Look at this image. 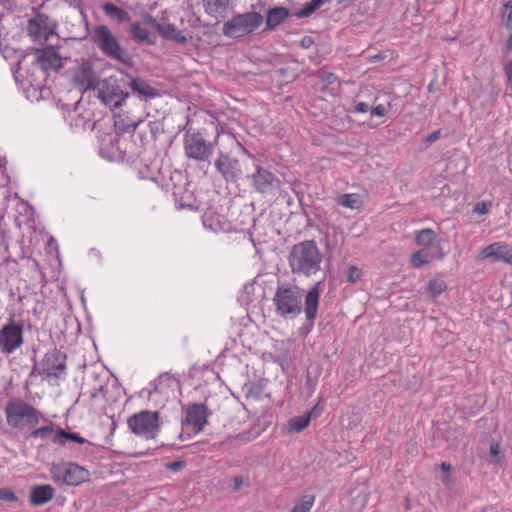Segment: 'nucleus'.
I'll return each instance as SVG.
<instances>
[{"label": "nucleus", "instance_id": "0eeeda50", "mask_svg": "<svg viewBox=\"0 0 512 512\" xmlns=\"http://www.w3.org/2000/svg\"><path fill=\"white\" fill-rule=\"evenodd\" d=\"M7 424L12 428L34 427L39 423L40 412L21 400L9 401L5 407Z\"/></svg>", "mask_w": 512, "mask_h": 512}, {"label": "nucleus", "instance_id": "de8ad7c7", "mask_svg": "<svg viewBox=\"0 0 512 512\" xmlns=\"http://www.w3.org/2000/svg\"><path fill=\"white\" fill-rule=\"evenodd\" d=\"M233 482H234L233 483V489L235 491H238L241 488V486H242V484L244 482V479H243L242 476H235Z\"/></svg>", "mask_w": 512, "mask_h": 512}, {"label": "nucleus", "instance_id": "20e7f679", "mask_svg": "<svg viewBox=\"0 0 512 512\" xmlns=\"http://www.w3.org/2000/svg\"><path fill=\"white\" fill-rule=\"evenodd\" d=\"M263 21L264 18L259 12L239 13L224 22L222 33L228 38H242L254 33L262 25Z\"/></svg>", "mask_w": 512, "mask_h": 512}, {"label": "nucleus", "instance_id": "603ef678", "mask_svg": "<svg viewBox=\"0 0 512 512\" xmlns=\"http://www.w3.org/2000/svg\"><path fill=\"white\" fill-rule=\"evenodd\" d=\"M443 482L446 484V485H449L450 483V477L449 475H447L446 477L443 478Z\"/></svg>", "mask_w": 512, "mask_h": 512}, {"label": "nucleus", "instance_id": "9d476101", "mask_svg": "<svg viewBox=\"0 0 512 512\" xmlns=\"http://www.w3.org/2000/svg\"><path fill=\"white\" fill-rule=\"evenodd\" d=\"M23 322L13 318L0 329V348L5 354L16 351L24 342Z\"/></svg>", "mask_w": 512, "mask_h": 512}, {"label": "nucleus", "instance_id": "864d4df0", "mask_svg": "<svg viewBox=\"0 0 512 512\" xmlns=\"http://www.w3.org/2000/svg\"><path fill=\"white\" fill-rule=\"evenodd\" d=\"M0 2H2V0H0Z\"/></svg>", "mask_w": 512, "mask_h": 512}, {"label": "nucleus", "instance_id": "8fccbe9b", "mask_svg": "<svg viewBox=\"0 0 512 512\" xmlns=\"http://www.w3.org/2000/svg\"><path fill=\"white\" fill-rule=\"evenodd\" d=\"M441 469L445 472V473H449L450 472V469H451V466L450 464L446 463V462H442L441 463Z\"/></svg>", "mask_w": 512, "mask_h": 512}, {"label": "nucleus", "instance_id": "ea45409f", "mask_svg": "<svg viewBox=\"0 0 512 512\" xmlns=\"http://www.w3.org/2000/svg\"><path fill=\"white\" fill-rule=\"evenodd\" d=\"M489 453H490V456H491V462L492 463H499L500 462V458H499L500 445L498 443H492L490 445Z\"/></svg>", "mask_w": 512, "mask_h": 512}, {"label": "nucleus", "instance_id": "a19ab883", "mask_svg": "<svg viewBox=\"0 0 512 512\" xmlns=\"http://www.w3.org/2000/svg\"><path fill=\"white\" fill-rule=\"evenodd\" d=\"M490 207V203L481 201L477 202L473 208V212L478 215H485L488 213Z\"/></svg>", "mask_w": 512, "mask_h": 512}, {"label": "nucleus", "instance_id": "4c0bfd02", "mask_svg": "<svg viewBox=\"0 0 512 512\" xmlns=\"http://www.w3.org/2000/svg\"><path fill=\"white\" fill-rule=\"evenodd\" d=\"M319 79L321 80V82L328 85L334 84L338 80L337 76L334 73L328 71L320 72Z\"/></svg>", "mask_w": 512, "mask_h": 512}, {"label": "nucleus", "instance_id": "4be33fe9", "mask_svg": "<svg viewBox=\"0 0 512 512\" xmlns=\"http://www.w3.org/2000/svg\"><path fill=\"white\" fill-rule=\"evenodd\" d=\"M104 14L117 24L125 23L131 20L129 12L113 3L106 2L102 5Z\"/></svg>", "mask_w": 512, "mask_h": 512}, {"label": "nucleus", "instance_id": "412c9836", "mask_svg": "<svg viewBox=\"0 0 512 512\" xmlns=\"http://www.w3.org/2000/svg\"><path fill=\"white\" fill-rule=\"evenodd\" d=\"M128 33L131 38L139 44L155 45L156 36L145 28L140 22H132L129 25Z\"/></svg>", "mask_w": 512, "mask_h": 512}, {"label": "nucleus", "instance_id": "c85d7f7f", "mask_svg": "<svg viewBox=\"0 0 512 512\" xmlns=\"http://www.w3.org/2000/svg\"><path fill=\"white\" fill-rule=\"evenodd\" d=\"M310 423L309 415H302L291 418L287 423V430L289 432H301Z\"/></svg>", "mask_w": 512, "mask_h": 512}, {"label": "nucleus", "instance_id": "f03ea898", "mask_svg": "<svg viewBox=\"0 0 512 512\" xmlns=\"http://www.w3.org/2000/svg\"><path fill=\"white\" fill-rule=\"evenodd\" d=\"M323 255L314 240H304L293 245L288 255L292 274L311 277L321 270Z\"/></svg>", "mask_w": 512, "mask_h": 512}, {"label": "nucleus", "instance_id": "f3484780", "mask_svg": "<svg viewBox=\"0 0 512 512\" xmlns=\"http://www.w3.org/2000/svg\"><path fill=\"white\" fill-rule=\"evenodd\" d=\"M35 55L34 63L45 73L58 71L63 67L62 57L54 47L36 49Z\"/></svg>", "mask_w": 512, "mask_h": 512}, {"label": "nucleus", "instance_id": "5701e85b", "mask_svg": "<svg viewBox=\"0 0 512 512\" xmlns=\"http://www.w3.org/2000/svg\"><path fill=\"white\" fill-rule=\"evenodd\" d=\"M290 15L285 7H274L268 10L266 16V30H274L278 25L283 23Z\"/></svg>", "mask_w": 512, "mask_h": 512}, {"label": "nucleus", "instance_id": "2eb2a0df", "mask_svg": "<svg viewBox=\"0 0 512 512\" xmlns=\"http://www.w3.org/2000/svg\"><path fill=\"white\" fill-rule=\"evenodd\" d=\"M144 22L154 28L158 34L165 40L185 45L188 42L187 37L172 23H160L152 15L144 16Z\"/></svg>", "mask_w": 512, "mask_h": 512}, {"label": "nucleus", "instance_id": "ddd939ff", "mask_svg": "<svg viewBox=\"0 0 512 512\" xmlns=\"http://www.w3.org/2000/svg\"><path fill=\"white\" fill-rule=\"evenodd\" d=\"M214 166L226 182L236 183L242 176L239 160L230 157L228 153L223 151L218 152Z\"/></svg>", "mask_w": 512, "mask_h": 512}, {"label": "nucleus", "instance_id": "7ed1b4c3", "mask_svg": "<svg viewBox=\"0 0 512 512\" xmlns=\"http://www.w3.org/2000/svg\"><path fill=\"white\" fill-rule=\"evenodd\" d=\"M93 43L108 58L131 65V58L107 25H97L91 35Z\"/></svg>", "mask_w": 512, "mask_h": 512}, {"label": "nucleus", "instance_id": "aec40b11", "mask_svg": "<svg viewBox=\"0 0 512 512\" xmlns=\"http://www.w3.org/2000/svg\"><path fill=\"white\" fill-rule=\"evenodd\" d=\"M127 85L141 100L147 101L160 96L159 90L143 78L129 76Z\"/></svg>", "mask_w": 512, "mask_h": 512}, {"label": "nucleus", "instance_id": "dca6fc26", "mask_svg": "<svg viewBox=\"0 0 512 512\" xmlns=\"http://www.w3.org/2000/svg\"><path fill=\"white\" fill-rule=\"evenodd\" d=\"M42 370L39 374H44L47 377H58L59 372H63L66 368V355L54 348L48 351L40 363Z\"/></svg>", "mask_w": 512, "mask_h": 512}, {"label": "nucleus", "instance_id": "bb28decb", "mask_svg": "<svg viewBox=\"0 0 512 512\" xmlns=\"http://www.w3.org/2000/svg\"><path fill=\"white\" fill-rule=\"evenodd\" d=\"M205 13L216 17L222 10H226L229 0H203Z\"/></svg>", "mask_w": 512, "mask_h": 512}, {"label": "nucleus", "instance_id": "2f4dec72", "mask_svg": "<svg viewBox=\"0 0 512 512\" xmlns=\"http://www.w3.org/2000/svg\"><path fill=\"white\" fill-rule=\"evenodd\" d=\"M315 498L313 495H304L295 503L290 512H309L314 504Z\"/></svg>", "mask_w": 512, "mask_h": 512}, {"label": "nucleus", "instance_id": "39448f33", "mask_svg": "<svg viewBox=\"0 0 512 512\" xmlns=\"http://www.w3.org/2000/svg\"><path fill=\"white\" fill-rule=\"evenodd\" d=\"M217 139L218 135L214 141H207L201 131L187 130L183 136L186 157L199 162H209L214 153Z\"/></svg>", "mask_w": 512, "mask_h": 512}, {"label": "nucleus", "instance_id": "a18cd8bd", "mask_svg": "<svg viewBox=\"0 0 512 512\" xmlns=\"http://www.w3.org/2000/svg\"><path fill=\"white\" fill-rule=\"evenodd\" d=\"M369 105L365 102H358L355 107L354 111L356 113H366L369 110Z\"/></svg>", "mask_w": 512, "mask_h": 512}, {"label": "nucleus", "instance_id": "b1692460", "mask_svg": "<svg viewBox=\"0 0 512 512\" xmlns=\"http://www.w3.org/2000/svg\"><path fill=\"white\" fill-rule=\"evenodd\" d=\"M55 489L51 485H39L30 493V502L34 505H43L54 496Z\"/></svg>", "mask_w": 512, "mask_h": 512}, {"label": "nucleus", "instance_id": "a878e982", "mask_svg": "<svg viewBox=\"0 0 512 512\" xmlns=\"http://www.w3.org/2000/svg\"><path fill=\"white\" fill-rule=\"evenodd\" d=\"M337 204L350 209H359L363 205V201L359 194L346 193L339 195L336 199Z\"/></svg>", "mask_w": 512, "mask_h": 512}, {"label": "nucleus", "instance_id": "473e14b6", "mask_svg": "<svg viewBox=\"0 0 512 512\" xmlns=\"http://www.w3.org/2000/svg\"><path fill=\"white\" fill-rule=\"evenodd\" d=\"M61 438H65L67 440H72L79 444H84V443L88 442L79 433L66 432L63 429H60L59 431H57V433L54 437V442H60Z\"/></svg>", "mask_w": 512, "mask_h": 512}, {"label": "nucleus", "instance_id": "f8f14e48", "mask_svg": "<svg viewBox=\"0 0 512 512\" xmlns=\"http://www.w3.org/2000/svg\"><path fill=\"white\" fill-rule=\"evenodd\" d=\"M184 417L182 418V426L192 427L195 434L203 431L207 424V419L211 412L203 403H191L182 406Z\"/></svg>", "mask_w": 512, "mask_h": 512}, {"label": "nucleus", "instance_id": "c9c22d12", "mask_svg": "<svg viewBox=\"0 0 512 512\" xmlns=\"http://www.w3.org/2000/svg\"><path fill=\"white\" fill-rule=\"evenodd\" d=\"M361 276L362 272L357 266H349L347 273V282L355 284L361 279Z\"/></svg>", "mask_w": 512, "mask_h": 512}, {"label": "nucleus", "instance_id": "37998d69", "mask_svg": "<svg viewBox=\"0 0 512 512\" xmlns=\"http://www.w3.org/2000/svg\"><path fill=\"white\" fill-rule=\"evenodd\" d=\"M387 114V109L384 105L379 104L371 110L372 116L384 117Z\"/></svg>", "mask_w": 512, "mask_h": 512}, {"label": "nucleus", "instance_id": "72a5a7b5", "mask_svg": "<svg viewBox=\"0 0 512 512\" xmlns=\"http://www.w3.org/2000/svg\"><path fill=\"white\" fill-rule=\"evenodd\" d=\"M447 288V285L444 280L441 279H433L428 283V290L432 296L437 297L442 292H444Z\"/></svg>", "mask_w": 512, "mask_h": 512}, {"label": "nucleus", "instance_id": "393cba45", "mask_svg": "<svg viewBox=\"0 0 512 512\" xmlns=\"http://www.w3.org/2000/svg\"><path fill=\"white\" fill-rule=\"evenodd\" d=\"M415 241L422 249H429L438 243L437 234L430 228L421 229L415 233Z\"/></svg>", "mask_w": 512, "mask_h": 512}, {"label": "nucleus", "instance_id": "c03bdc74", "mask_svg": "<svg viewBox=\"0 0 512 512\" xmlns=\"http://www.w3.org/2000/svg\"><path fill=\"white\" fill-rule=\"evenodd\" d=\"M440 137H441V130H436V131L432 132L431 134H429V135L424 139V143H425L426 145H431L432 143H434L435 141H437Z\"/></svg>", "mask_w": 512, "mask_h": 512}, {"label": "nucleus", "instance_id": "1a4fd4ad", "mask_svg": "<svg viewBox=\"0 0 512 512\" xmlns=\"http://www.w3.org/2000/svg\"><path fill=\"white\" fill-rule=\"evenodd\" d=\"M97 96L107 106L112 108L121 107L130 97L128 92H124L119 80L110 76L99 82Z\"/></svg>", "mask_w": 512, "mask_h": 512}, {"label": "nucleus", "instance_id": "09e8293b", "mask_svg": "<svg viewBox=\"0 0 512 512\" xmlns=\"http://www.w3.org/2000/svg\"><path fill=\"white\" fill-rule=\"evenodd\" d=\"M506 74H507V77H508V81H509V83L512 86V60L506 66Z\"/></svg>", "mask_w": 512, "mask_h": 512}, {"label": "nucleus", "instance_id": "a211bd4d", "mask_svg": "<svg viewBox=\"0 0 512 512\" xmlns=\"http://www.w3.org/2000/svg\"><path fill=\"white\" fill-rule=\"evenodd\" d=\"M488 258L512 265V247L505 242H494L484 247L477 255L476 260L482 261Z\"/></svg>", "mask_w": 512, "mask_h": 512}, {"label": "nucleus", "instance_id": "423d86ee", "mask_svg": "<svg viewBox=\"0 0 512 512\" xmlns=\"http://www.w3.org/2000/svg\"><path fill=\"white\" fill-rule=\"evenodd\" d=\"M129 430L146 440L155 439L160 432L158 411L142 410L127 419Z\"/></svg>", "mask_w": 512, "mask_h": 512}, {"label": "nucleus", "instance_id": "49530a36", "mask_svg": "<svg viewBox=\"0 0 512 512\" xmlns=\"http://www.w3.org/2000/svg\"><path fill=\"white\" fill-rule=\"evenodd\" d=\"M314 44V41L311 37L309 36H305L304 38H302V40L300 41V46L304 49H308L310 48L312 45Z\"/></svg>", "mask_w": 512, "mask_h": 512}, {"label": "nucleus", "instance_id": "cd10ccee", "mask_svg": "<svg viewBox=\"0 0 512 512\" xmlns=\"http://www.w3.org/2000/svg\"><path fill=\"white\" fill-rule=\"evenodd\" d=\"M433 254L427 249H420L411 255L410 263L414 268H420L433 260Z\"/></svg>", "mask_w": 512, "mask_h": 512}, {"label": "nucleus", "instance_id": "4468645a", "mask_svg": "<svg viewBox=\"0 0 512 512\" xmlns=\"http://www.w3.org/2000/svg\"><path fill=\"white\" fill-rule=\"evenodd\" d=\"M72 81L80 91L94 90L99 85L98 75L88 61H83L73 69Z\"/></svg>", "mask_w": 512, "mask_h": 512}, {"label": "nucleus", "instance_id": "3c124183", "mask_svg": "<svg viewBox=\"0 0 512 512\" xmlns=\"http://www.w3.org/2000/svg\"><path fill=\"white\" fill-rule=\"evenodd\" d=\"M507 45H508V48L512 51V34L510 35V37L507 40Z\"/></svg>", "mask_w": 512, "mask_h": 512}, {"label": "nucleus", "instance_id": "79ce46f5", "mask_svg": "<svg viewBox=\"0 0 512 512\" xmlns=\"http://www.w3.org/2000/svg\"><path fill=\"white\" fill-rule=\"evenodd\" d=\"M186 463L185 461L179 460V461H173L166 464V468L173 472H178L182 470L185 467Z\"/></svg>", "mask_w": 512, "mask_h": 512}, {"label": "nucleus", "instance_id": "6e6552de", "mask_svg": "<svg viewBox=\"0 0 512 512\" xmlns=\"http://www.w3.org/2000/svg\"><path fill=\"white\" fill-rule=\"evenodd\" d=\"M50 474L55 483L68 486H78L89 479V472L80 465L72 462L53 463Z\"/></svg>", "mask_w": 512, "mask_h": 512}, {"label": "nucleus", "instance_id": "f704fd0d", "mask_svg": "<svg viewBox=\"0 0 512 512\" xmlns=\"http://www.w3.org/2000/svg\"><path fill=\"white\" fill-rule=\"evenodd\" d=\"M54 432V429H53V425L50 424V425H47V426H43V427H40L38 429H35L33 430L28 438H41V439H47L49 438Z\"/></svg>", "mask_w": 512, "mask_h": 512}, {"label": "nucleus", "instance_id": "f257e3e1", "mask_svg": "<svg viewBox=\"0 0 512 512\" xmlns=\"http://www.w3.org/2000/svg\"><path fill=\"white\" fill-rule=\"evenodd\" d=\"M323 283V280L318 281L308 290L305 296L304 307L302 290L298 286L291 284L279 285L272 298L276 316L293 320L297 318L304 309L307 321L313 322L317 316Z\"/></svg>", "mask_w": 512, "mask_h": 512}, {"label": "nucleus", "instance_id": "e433bc0d", "mask_svg": "<svg viewBox=\"0 0 512 512\" xmlns=\"http://www.w3.org/2000/svg\"><path fill=\"white\" fill-rule=\"evenodd\" d=\"M0 500L7 501V502H14V501H17L18 498H17L16 494L11 489L1 488L0 489Z\"/></svg>", "mask_w": 512, "mask_h": 512}, {"label": "nucleus", "instance_id": "c756f323", "mask_svg": "<svg viewBox=\"0 0 512 512\" xmlns=\"http://www.w3.org/2000/svg\"><path fill=\"white\" fill-rule=\"evenodd\" d=\"M142 122L143 120L140 117L135 119L128 118L127 121L120 119L115 122V127L122 133H130L134 132Z\"/></svg>", "mask_w": 512, "mask_h": 512}, {"label": "nucleus", "instance_id": "9b49d317", "mask_svg": "<svg viewBox=\"0 0 512 512\" xmlns=\"http://www.w3.org/2000/svg\"><path fill=\"white\" fill-rule=\"evenodd\" d=\"M253 189L262 195H273L281 188V180L268 169L256 165L249 176Z\"/></svg>", "mask_w": 512, "mask_h": 512}, {"label": "nucleus", "instance_id": "7c9ffc66", "mask_svg": "<svg viewBox=\"0 0 512 512\" xmlns=\"http://www.w3.org/2000/svg\"><path fill=\"white\" fill-rule=\"evenodd\" d=\"M329 0H311L306 3L302 9L296 12L298 18H305L312 15L318 8Z\"/></svg>", "mask_w": 512, "mask_h": 512}, {"label": "nucleus", "instance_id": "58836bf2", "mask_svg": "<svg viewBox=\"0 0 512 512\" xmlns=\"http://www.w3.org/2000/svg\"><path fill=\"white\" fill-rule=\"evenodd\" d=\"M506 13L505 25L508 29H512V0H509L503 4Z\"/></svg>", "mask_w": 512, "mask_h": 512}, {"label": "nucleus", "instance_id": "6ab92c4d", "mask_svg": "<svg viewBox=\"0 0 512 512\" xmlns=\"http://www.w3.org/2000/svg\"><path fill=\"white\" fill-rule=\"evenodd\" d=\"M28 35L38 42L46 41L52 33L49 25V17L45 14L38 13L28 21Z\"/></svg>", "mask_w": 512, "mask_h": 512}]
</instances>
